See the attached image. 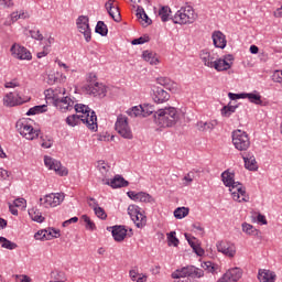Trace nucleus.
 <instances>
[{"label":"nucleus","mask_w":282,"mask_h":282,"mask_svg":"<svg viewBox=\"0 0 282 282\" xmlns=\"http://www.w3.org/2000/svg\"><path fill=\"white\" fill-rule=\"evenodd\" d=\"M223 183L227 186L231 193V197L235 202H248V194L246 187L239 182H235V173L225 171L221 173Z\"/></svg>","instance_id":"nucleus-1"},{"label":"nucleus","mask_w":282,"mask_h":282,"mask_svg":"<svg viewBox=\"0 0 282 282\" xmlns=\"http://www.w3.org/2000/svg\"><path fill=\"white\" fill-rule=\"evenodd\" d=\"M154 120L159 127H175L180 120V112L175 107L162 108L154 113Z\"/></svg>","instance_id":"nucleus-2"},{"label":"nucleus","mask_w":282,"mask_h":282,"mask_svg":"<svg viewBox=\"0 0 282 282\" xmlns=\"http://www.w3.org/2000/svg\"><path fill=\"white\" fill-rule=\"evenodd\" d=\"M202 276H204V270L194 265L183 267L172 273L174 282H198L197 279Z\"/></svg>","instance_id":"nucleus-3"},{"label":"nucleus","mask_w":282,"mask_h":282,"mask_svg":"<svg viewBox=\"0 0 282 282\" xmlns=\"http://www.w3.org/2000/svg\"><path fill=\"white\" fill-rule=\"evenodd\" d=\"M73 109H75L77 116L82 117L83 124H86L87 129L90 131H98V117L95 111H91L88 106L83 104L73 105Z\"/></svg>","instance_id":"nucleus-4"},{"label":"nucleus","mask_w":282,"mask_h":282,"mask_svg":"<svg viewBox=\"0 0 282 282\" xmlns=\"http://www.w3.org/2000/svg\"><path fill=\"white\" fill-rule=\"evenodd\" d=\"M173 23L178 25H191L197 21V13L191 6L182 7L172 18Z\"/></svg>","instance_id":"nucleus-5"},{"label":"nucleus","mask_w":282,"mask_h":282,"mask_svg":"<svg viewBox=\"0 0 282 282\" xmlns=\"http://www.w3.org/2000/svg\"><path fill=\"white\" fill-rule=\"evenodd\" d=\"M94 79H96V75L90 74L88 76L89 84L84 87V91L88 94V96L105 98L107 96V86H105V84L94 82Z\"/></svg>","instance_id":"nucleus-6"},{"label":"nucleus","mask_w":282,"mask_h":282,"mask_svg":"<svg viewBox=\"0 0 282 282\" xmlns=\"http://www.w3.org/2000/svg\"><path fill=\"white\" fill-rule=\"evenodd\" d=\"M115 129L124 140H133V131L129 126V118L124 115H119L115 123Z\"/></svg>","instance_id":"nucleus-7"},{"label":"nucleus","mask_w":282,"mask_h":282,"mask_svg":"<svg viewBox=\"0 0 282 282\" xmlns=\"http://www.w3.org/2000/svg\"><path fill=\"white\" fill-rule=\"evenodd\" d=\"M232 144L238 151H248L250 149V138L248 133L241 130L232 132Z\"/></svg>","instance_id":"nucleus-8"},{"label":"nucleus","mask_w":282,"mask_h":282,"mask_svg":"<svg viewBox=\"0 0 282 282\" xmlns=\"http://www.w3.org/2000/svg\"><path fill=\"white\" fill-rule=\"evenodd\" d=\"M65 199V194L62 193H51L40 198V206L44 208H56V206H61L63 200Z\"/></svg>","instance_id":"nucleus-9"},{"label":"nucleus","mask_w":282,"mask_h":282,"mask_svg":"<svg viewBox=\"0 0 282 282\" xmlns=\"http://www.w3.org/2000/svg\"><path fill=\"white\" fill-rule=\"evenodd\" d=\"M128 215L131 217L137 228H144V226H147V216L138 205L128 206Z\"/></svg>","instance_id":"nucleus-10"},{"label":"nucleus","mask_w":282,"mask_h":282,"mask_svg":"<svg viewBox=\"0 0 282 282\" xmlns=\"http://www.w3.org/2000/svg\"><path fill=\"white\" fill-rule=\"evenodd\" d=\"M15 127L20 135L25 140H36L39 138L40 131L35 130L28 121H18Z\"/></svg>","instance_id":"nucleus-11"},{"label":"nucleus","mask_w":282,"mask_h":282,"mask_svg":"<svg viewBox=\"0 0 282 282\" xmlns=\"http://www.w3.org/2000/svg\"><path fill=\"white\" fill-rule=\"evenodd\" d=\"M217 251L227 257L228 259H235L237 256V246L228 240H219L216 243Z\"/></svg>","instance_id":"nucleus-12"},{"label":"nucleus","mask_w":282,"mask_h":282,"mask_svg":"<svg viewBox=\"0 0 282 282\" xmlns=\"http://www.w3.org/2000/svg\"><path fill=\"white\" fill-rule=\"evenodd\" d=\"M44 164L46 169L54 171L56 175H59L61 177H65V175L69 173L67 167L61 164V161L55 160L52 156H44Z\"/></svg>","instance_id":"nucleus-13"},{"label":"nucleus","mask_w":282,"mask_h":282,"mask_svg":"<svg viewBox=\"0 0 282 282\" xmlns=\"http://www.w3.org/2000/svg\"><path fill=\"white\" fill-rule=\"evenodd\" d=\"M77 30L84 34L86 43L91 41V29L89 28V18L87 15H79L76 21Z\"/></svg>","instance_id":"nucleus-14"},{"label":"nucleus","mask_w":282,"mask_h":282,"mask_svg":"<svg viewBox=\"0 0 282 282\" xmlns=\"http://www.w3.org/2000/svg\"><path fill=\"white\" fill-rule=\"evenodd\" d=\"M10 52L13 58H18V61H32V53L21 44L14 43Z\"/></svg>","instance_id":"nucleus-15"},{"label":"nucleus","mask_w":282,"mask_h":282,"mask_svg":"<svg viewBox=\"0 0 282 282\" xmlns=\"http://www.w3.org/2000/svg\"><path fill=\"white\" fill-rule=\"evenodd\" d=\"M232 61H235L232 55H226L224 58L216 57L213 69H216V72H228L232 67Z\"/></svg>","instance_id":"nucleus-16"},{"label":"nucleus","mask_w":282,"mask_h":282,"mask_svg":"<svg viewBox=\"0 0 282 282\" xmlns=\"http://www.w3.org/2000/svg\"><path fill=\"white\" fill-rule=\"evenodd\" d=\"M53 105L63 113H65V111H72V109H74V100H72V98H69L68 96L63 98L54 97Z\"/></svg>","instance_id":"nucleus-17"},{"label":"nucleus","mask_w":282,"mask_h":282,"mask_svg":"<svg viewBox=\"0 0 282 282\" xmlns=\"http://www.w3.org/2000/svg\"><path fill=\"white\" fill-rule=\"evenodd\" d=\"M128 197L132 199V202H141L142 204H154L155 199L147 192H134L130 191L127 193Z\"/></svg>","instance_id":"nucleus-18"},{"label":"nucleus","mask_w":282,"mask_h":282,"mask_svg":"<svg viewBox=\"0 0 282 282\" xmlns=\"http://www.w3.org/2000/svg\"><path fill=\"white\" fill-rule=\"evenodd\" d=\"M29 100H30L29 98L23 100V98H21V95H19V93H17L15 95L14 93H8L3 97V105L4 107H17L19 105H23L24 102H28Z\"/></svg>","instance_id":"nucleus-19"},{"label":"nucleus","mask_w":282,"mask_h":282,"mask_svg":"<svg viewBox=\"0 0 282 282\" xmlns=\"http://www.w3.org/2000/svg\"><path fill=\"white\" fill-rule=\"evenodd\" d=\"M113 3H116V0H108L105 3V8H106L109 17H111V19L116 23H120L122 21V15H120V8H118V6H115Z\"/></svg>","instance_id":"nucleus-20"},{"label":"nucleus","mask_w":282,"mask_h":282,"mask_svg":"<svg viewBox=\"0 0 282 282\" xmlns=\"http://www.w3.org/2000/svg\"><path fill=\"white\" fill-rule=\"evenodd\" d=\"M243 275V271L240 268H234L228 270L217 282H237Z\"/></svg>","instance_id":"nucleus-21"},{"label":"nucleus","mask_w":282,"mask_h":282,"mask_svg":"<svg viewBox=\"0 0 282 282\" xmlns=\"http://www.w3.org/2000/svg\"><path fill=\"white\" fill-rule=\"evenodd\" d=\"M171 99V95L162 87H156L153 90V100L156 105H162Z\"/></svg>","instance_id":"nucleus-22"},{"label":"nucleus","mask_w":282,"mask_h":282,"mask_svg":"<svg viewBox=\"0 0 282 282\" xmlns=\"http://www.w3.org/2000/svg\"><path fill=\"white\" fill-rule=\"evenodd\" d=\"M213 43L215 47L219 50H225L228 41H226V35L221 31H214L212 34Z\"/></svg>","instance_id":"nucleus-23"},{"label":"nucleus","mask_w":282,"mask_h":282,"mask_svg":"<svg viewBox=\"0 0 282 282\" xmlns=\"http://www.w3.org/2000/svg\"><path fill=\"white\" fill-rule=\"evenodd\" d=\"M200 61L204 63L205 67H209L213 69V65L215 64V61L217 59V56L215 53H210L206 50L200 51Z\"/></svg>","instance_id":"nucleus-24"},{"label":"nucleus","mask_w":282,"mask_h":282,"mask_svg":"<svg viewBox=\"0 0 282 282\" xmlns=\"http://www.w3.org/2000/svg\"><path fill=\"white\" fill-rule=\"evenodd\" d=\"M106 184L111 186V188H124V186H129V182L120 175H116L112 180L107 181Z\"/></svg>","instance_id":"nucleus-25"},{"label":"nucleus","mask_w":282,"mask_h":282,"mask_svg":"<svg viewBox=\"0 0 282 282\" xmlns=\"http://www.w3.org/2000/svg\"><path fill=\"white\" fill-rule=\"evenodd\" d=\"M110 228L115 241H124V238L127 237V228H124V226H113Z\"/></svg>","instance_id":"nucleus-26"},{"label":"nucleus","mask_w":282,"mask_h":282,"mask_svg":"<svg viewBox=\"0 0 282 282\" xmlns=\"http://www.w3.org/2000/svg\"><path fill=\"white\" fill-rule=\"evenodd\" d=\"M242 160L245 162V167L248 171H257V169H259V165L257 164V159L254 158V154L248 153L245 156H242Z\"/></svg>","instance_id":"nucleus-27"},{"label":"nucleus","mask_w":282,"mask_h":282,"mask_svg":"<svg viewBox=\"0 0 282 282\" xmlns=\"http://www.w3.org/2000/svg\"><path fill=\"white\" fill-rule=\"evenodd\" d=\"M258 279L260 282H274L276 274L270 270L261 269L258 272Z\"/></svg>","instance_id":"nucleus-28"},{"label":"nucleus","mask_w":282,"mask_h":282,"mask_svg":"<svg viewBox=\"0 0 282 282\" xmlns=\"http://www.w3.org/2000/svg\"><path fill=\"white\" fill-rule=\"evenodd\" d=\"M196 127L198 131H213L217 127V121H198Z\"/></svg>","instance_id":"nucleus-29"},{"label":"nucleus","mask_w":282,"mask_h":282,"mask_svg":"<svg viewBox=\"0 0 282 282\" xmlns=\"http://www.w3.org/2000/svg\"><path fill=\"white\" fill-rule=\"evenodd\" d=\"M142 58L147 63H150V65H158V63H160V59L158 58V55H155V53L150 52V51H144L143 54H142Z\"/></svg>","instance_id":"nucleus-30"},{"label":"nucleus","mask_w":282,"mask_h":282,"mask_svg":"<svg viewBox=\"0 0 282 282\" xmlns=\"http://www.w3.org/2000/svg\"><path fill=\"white\" fill-rule=\"evenodd\" d=\"M185 238L188 241L191 248L194 250L195 254H197V257H204L205 251L199 245L195 243V238H188V235H185Z\"/></svg>","instance_id":"nucleus-31"},{"label":"nucleus","mask_w":282,"mask_h":282,"mask_svg":"<svg viewBox=\"0 0 282 282\" xmlns=\"http://www.w3.org/2000/svg\"><path fill=\"white\" fill-rule=\"evenodd\" d=\"M29 216L37 224H43L45 221V217H43V214H41V212L36 208L29 209Z\"/></svg>","instance_id":"nucleus-32"},{"label":"nucleus","mask_w":282,"mask_h":282,"mask_svg":"<svg viewBox=\"0 0 282 282\" xmlns=\"http://www.w3.org/2000/svg\"><path fill=\"white\" fill-rule=\"evenodd\" d=\"M131 281L134 282H147V274L138 272V270L132 269L129 272Z\"/></svg>","instance_id":"nucleus-33"},{"label":"nucleus","mask_w":282,"mask_h":282,"mask_svg":"<svg viewBox=\"0 0 282 282\" xmlns=\"http://www.w3.org/2000/svg\"><path fill=\"white\" fill-rule=\"evenodd\" d=\"M83 122V117L79 115H72L66 118L68 127H78Z\"/></svg>","instance_id":"nucleus-34"},{"label":"nucleus","mask_w":282,"mask_h":282,"mask_svg":"<svg viewBox=\"0 0 282 282\" xmlns=\"http://www.w3.org/2000/svg\"><path fill=\"white\" fill-rule=\"evenodd\" d=\"M159 17L163 23H166V21H170L171 19V8L170 7H162L159 10Z\"/></svg>","instance_id":"nucleus-35"},{"label":"nucleus","mask_w":282,"mask_h":282,"mask_svg":"<svg viewBox=\"0 0 282 282\" xmlns=\"http://www.w3.org/2000/svg\"><path fill=\"white\" fill-rule=\"evenodd\" d=\"M47 111V105H40L30 108L26 112V116H36V113H45Z\"/></svg>","instance_id":"nucleus-36"},{"label":"nucleus","mask_w":282,"mask_h":282,"mask_svg":"<svg viewBox=\"0 0 282 282\" xmlns=\"http://www.w3.org/2000/svg\"><path fill=\"white\" fill-rule=\"evenodd\" d=\"M137 18L141 19V21H144V23H147V25H151L152 21L149 18V15L147 14V12L144 11V9L142 7H138L137 8Z\"/></svg>","instance_id":"nucleus-37"},{"label":"nucleus","mask_w":282,"mask_h":282,"mask_svg":"<svg viewBox=\"0 0 282 282\" xmlns=\"http://www.w3.org/2000/svg\"><path fill=\"white\" fill-rule=\"evenodd\" d=\"M245 98H248L249 102L253 105H262L261 95L254 93H246Z\"/></svg>","instance_id":"nucleus-38"},{"label":"nucleus","mask_w":282,"mask_h":282,"mask_svg":"<svg viewBox=\"0 0 282 282\" xmlns=\"http://www.w3.org/2000/svg\"><path fill=\"white\" fill-rule=\"evenodd\" d=\"M95 32L100 34V36H107L109 29H107V24H105V22L98 21L95 28Z\"/></svg>","instance_id":"nucleus-39"},{"label":"nucleus","mask_w":282,"mask_h":282,"mask_svg":"<svg viewBox=\"0 0 282 282\" xmlns=\"http://www.w3.org/2000/svg\"><path fill=\"white\" fill-rule=\"evenodd\" d=\"M189 209L188 207H177L174 210V217L176 219H184V217H188Z\"/></svg>","instance_id":"nucleus-40"},{"label":"nucleus","mask_w":282,"mask_h":282,"mask_svg":"<svg viewBox=\"0 0 282 282\" xmlns=\"http://www.w3.org/2000/svg\"><path fill=\"white\" fill-rule=\"evenodd\" d=\"M237 107L238 106H232V105H228L223 107L221 111V116H224V118H230L232 113H235V111H237Z\"/></svg>","instance_id":"nucleus-41"},{"label":"nucleus","mask_w":282,"mask_h":282,"mask_svg":"<svg viewBox=\"0 0 282 282\" xmlns=\"http://www.w3.org/2000/svg\"><path fill=\"white\" fill-rule=\"evenodd\" d=\"M156 83L162 87H165V89H169L170 91L171 89H173V82L167 77H159L156 79Z\"/></svg>","instance_id":"nucleus-42"},{"label":"nucleus","mask_w":282,"mask_h":282,"mask_svg":"<svg viewBox=\"0 0 282 282\" xmlns=\"http://www.w3.org/2000/svg\"><path fill=\"white\" fill-rule=\"evenodd\" d=\"M0 245H1V248H6L7 250L17 249V243L8 240L6 237H0Z\"/></svg>","instance_id":"nucleus-43"},{"label":"nucleus","mask_w":282,"mask_h":282,"mask_svg":"<svg viewBox=\"0 0 282 282\" xmlns=\"http://www.w3.org/2000/svg\"><path fill=\"white\" fill-rule=\"evenodd\" d=\"M41 147L42 149H52L53 144H54V139H52V137H41Z\"/></svg>","instance_id":"nucleus-44"},{"label":"nucleus","mask_w":282,"mask_h":282,"mask_svg":"<svg viewBox=\"0 0 282 282\" xmlns=\"http://www.w3.org/2000/svg\"><path fill=\"white\" fill-rule=\"evenodd\" d=\"M142 106H134L127 110L128 116L131 118H138V116H142Z\"/></svg>","instance_id":"nucleus-45"},{"label":"nucleus","mask_w":282,"mask_h":282,"mask_svg":"<svg viewBox=\"0 0 282 282\" xmlns=\"http://www.w3.org/2000/svg\"><path fill=\"white\" fill-rule=\"evenodd\" d=\"M175 235V231H171L170 234H167V243L169 246H174V248H177V246H180V239H177Z\"/></svg>","instance_id":"nucleus-46"},{"label":"nucleus","mask_w":282,"mask_h":282,"mask_svg":"<svg viewBox=\"0 0 282 282\" xmlns=\"http://www.w3.org/2000/svg\"><path fill=\"white\" fill-rule=\"evenodd\" d=\"M142 116L143 118H147V116H151L152 113H156L158 111H155V108L152 105H143L142 106Z\"/></svg>","instance_id":"nucleus-47"},{"label":"nucleus","mask_w":282,"mask_h":282,"mask_svg":"<svg viewBox=\"0 0 282 282\" xmlns=\"http://www.w3.org/2000/svg\"><path fill=\"white\" fill-rule=\"evenodd\" d=\"M97 169L101 173V175H107V173L109 172V164H107L105 161H98Z\"/></svg>","instance_id":"nucleus-48"},{"label":"nucleus","mask_w":282,"mask_h":282,"mask_svg":"<svg viewBox=\"0 0 282 282\" xmlns=\"http://www.w3.org/2000/svg\"><path fill=\"white\" fill-rule=\"evenodd\" d=\"M82 219L86 224L87 230H96V224H94V221H91V218H89V216L83 215Z\"/></svg>","instance_id":"nucleus-49"},{"label":"nucleus","mask_w":282,"mask_h":282,"mask_svg":"<svg viewBox=\"0 0 282 282\" xmlns=\"http://www.w3.org/2000/svg\"><path fill=\"white\" fill-rule=\"evenodd\" d=\"M19 19H28V13H24L23 11H15L11 13V21L15 23Z\"/></svg>","instance_id":"nucleus-50"},{"label":"nucleus","mask_w":282,"mask_h":282,"mask_svg":"<svg viewBox=\"0 0 282 282\" xmlns=\"http://www.w3.org/2000/svg\"><path fill=\"white\" fill-rule=\"evenodd\" d=\"M30 35L35 41H43V34H41V31L39 29H33L30 31Z\"/></svg>","instance_id":"nucleus-51"},{"label":"nucleus","mask_w":282,"mask_h":282,"mask_svg":"<svg viewBox=\"0 0 282 282\" xmlns=\"http://www.w3.org/2000/svg\"><path fill=\"white\" fill-rule=\"evenodd\" d=\"M6 89H15V87H21L19 79H12L10 82L4 83Z\"/></svg>","instance_id":"nucleus-52"},{"label":"nucleus","mask_w":282,"mask_h":282,"mask_svg":"<svg viewBox=\"0 0 282 282\" xmlns=\"http://www.w3.org/2000/svg\"><path fill=\"white\" fill-rule=\"evenodd\" d=\"M34 238L37 240V241H43V239H46V240H50V237H47V230H41V231H37L35 235H34Z\"/></svg>","instance_id":"nucleus-53"},{"label":"nucleus","mask_w":282,"mask_h":282,"mask_svg":"<svg viewBox=\"0 0 282 282\" xmlns=\"http://www.w3.org/2000/svg\"><path fill=\"white\" fill-rule=\"evenodd\" d=\"M94 213L99 219H107V213L102 207H97Z\"/></svg>","instance_id":"nucleus-54"},{"label":"nucleus","mask_w":282,"mask_h":282,"mask_svg":"<svg viewBox=\"0 0 282 282\" xmlns=\"http://www.w3.org/2000/svg\"><path fill=\"white\" fill-rule=\"evenodd\" d=\"M228 98H229V100L246 99V93H241V94L229 93L228 94Z\"/></svg>","instance_id":"nucleus-55"},{"label":"nucleus","mask_w":282,"mask_h":282,"mask_svg":"<svg viewBox=\"0 0 282 282\" xmlns=\"http://www.w3.org/2000/svg\"><path fill=\"white\" fill-rule=\"evenodd\" d=\"M242 230L247 234V235H253L254 234V227L248 223H243L242 224Z\"/></svg>","instance_id":"nucleus-56"},{"label":"nucleus","mask_w":282,"mask_h":282,"mask_svg":"<svg viewBox=\"0 0 282 282\" xmlns=\"http://www.w3.org/2000/svg\"><path fill=\"white\" fill-rule=\"evenodd\" d=\"M46 237H48V239H58V237H61V231L56 229H48Z\"/></svg>","instance_id":"nucleus-57"},{"label":"nucleus","mask_w":282,"mask_h":282,"mask_svg":"<svg viewBox=\"0 0 282 282\" xmlns=\"http://www.w3.org/2000/svg\"><path fill=\"white\" fill-rule=\"evenodd\" d=\"M28 202L25 200V198H17L15 200H13V205L15 206V208H25Z\"/></svg>","instance_id":"nucleus-58"},{"label":"nucleus","mask_w":282,"mask_h":282,"mask_svg":"<svg viewBox=\"0 0 282 282\" xmlns=\"http://www.w3.org/2000/svg\"><path fill=\"white\" fill-rule=\"evenodd\" d=\"M87 202H88L89 208H93V210H96V208L100 207V205H98V200H96V198L94 197H88Z\"/></svg>","instance_id":"nucleus-59"},{"label":"nucleus","mask_w":282,"mask_h":282,"mask_svg":"<svg viewBox=\"0 0 282 282\" xmlns=\"http://www.w3.org/2000/svg\"><path fill=\"white\" fill-rule=\"evenodd\" d=\"M183 180L184 182H186L185 186H188L189 184L193 183V180H195V174L193 172H188Z\"/></svg>","instance_id":"nucleus-60"},{"label":"nucleus","mask_w":282,"mask_h":282,"mask_svg":"<svg viewBox=\"0 0 282 282\" xmlns=\"http://www.w3.org/2000/svg\"><path fill=\"white\" fill-rule=\"evenodd\" d=\"M8 177H10V172L3 167H0V182H4V180H8Z\"/></svg>","instance_id":"nucleus-61"},{"label":"nucleus","mask_w":282,"mask_h":282,"mask_svg":"<svg viewBox=\"0 0 282 282\" xmlns=\"http://www.w3.org/2000/svg\"><path fill=\"white\" fill-rule=\"evenodd\" d=\"M149 37H138L132 41V45H144V43H148Z\"/></svg>","instance_id":"nucleus-62"},{"label":"nucleus","mask_w":282,"mask_h":282,"mask_svg":"<svg viewBox=\"0 0 282 282\" xmlns=\"http://www.w3.org/2000/svg\"><path fill=\"white\" fill-rule=\"evenodd\" d=\"M52 45H54V37L48 36L45 41H44V48L48 50L50 52V47H52Z\"/></svg>","instance_id":"nucleus-63"},{"label":"nucleus","mask_w":282,"mask_h":282,"mask_svg":"<svg viewBox=\"0 0 282 282\" xmlns=\"http://www.w3.org/2000/svg\"><path fill=\"white\" fill-rule=\"evenodd\" d=\"M17 282H32V279L30 276L22 274V275H15Z\"/></svg>","instance_id":"nucleus-64"}]
</instances>
